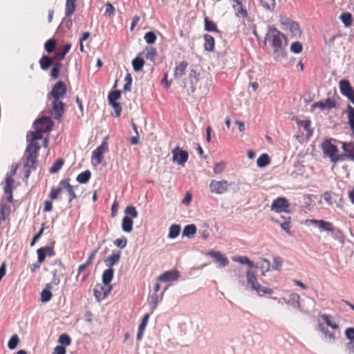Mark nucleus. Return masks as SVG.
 Listing matches in <instances>:
<instances>
[{
    "instance_id": "nucleus-27",
    "label": "nucleus",
    "mask_w": 354,
    "mask_h": 354,
    "mask_svg": "<svg viewBox=\"0 0 354 354\" xmlns=\"http://www.w3.org/2000/svg\"><path fill=\"white\" fill-rule=\"evenodd\" d=\"M232 259L234 262L247 265L250 269L254 267V263L248 257L234 256L232 258Z\"/></svg>"
},
{
    "instance_id": "nucleus-44",
    "label": "nucleus",
    "mask_w": 354,
    "mask_h": 354,
    "mask_svg": "<svg viewBox=\"0 0 354 354\" xmlns=\"http://www.w3.org/2000/svg\"><path fill=\"white\" fill-rule=\"evenodd\" d=\"M322 319L325 322L326 325L333 329H338L339 326L337 323L332 322V316L327 314L321 315Z\"/></svg>"
},
{
    "instance_id": "nucleus-35",
    "label": "nucleus",
    "mask_w": 354,
    "mask_h": 354,
    "mask_svg": "<svg viewBox=\"0 0 354 354\" xmlns=\"http://www.w3.org/2000/svg\"><path fill=\"white\" fill-rule=\"evenodd\" d=\"M43 133H44L38 129H35V131H30L27 134V140L31 142H35V141L42 138Z\"/></svg>"
},
{
    "instance_id": "nucleus-1",
    "label": "nucleus",
    "mask_w": 354,
    "mask_h": 354,
    "mask_svg": "<svg viewBox=\"0 0 354 354\" xmlns=\"http://www.w3.org/2000/svg\"><path fill=\"white\" fill-rule=\"evenodd\" d=\"M67 93L66 84L62 81L55 83L47 95L46 108L48 114L55 120L61 122L66 111L63 99Z\"/></svg>"
},
{
    "instance_id": "nucleus-61",
    "label": "nucleus",
    "mask_w": 354,
    "mask_h": 354,
    "mask_svg": "<svg viewBox=\"0 0 354 354\" xmlns=\"http://www.w3.org/2000/svg\"><path fill=\"white\" fill-rule=\"evenodd\" d=\"M144 38L147 43L153 44L156 40V35L153 32L151 31L145 33Z\"/></svg>"
},
{
    "instance_id": "nucleus-56",
    "label": "nucleus",
    "mask_w": 354,
    "mask_h": 354,
    "mask_svg": "<svg viewBox=\"0 0 354 354\" xmlns=\"http://www.w3.org/2000/svg\"><path fill=\"white\" fill-rule=\"evenodd\" d=\"M58 342L62 345L67 346L71 344V339L68 334L64 333L59 336Z\"/></svg>"
},
{
    "instance_id": "nucleus-48",
    "label": "nucleus",
    "mask_w": 354,
    "mask_h": 354,
    "mask_svg": "<svg viewBox=\"0 0 354 354\" xmlns=\"http://www.w3.org/2000/svg\"><path fill=\"white\" fill-rule=\"evenodd\" d=\"M340 19L345 26H351L353 22L352 15L350 12H344L341 15Z\"/></svg>"
},
{
    "instance_id": "nucleus-62",
    "label": "nucleus",
    "mask_w": 354,
    "mask_h": 354,
    "mask_svg": "<svg viewBox=\"0 0 354 354\" xmlns=\"http://www.w3.org/2000/svg\"><path fill=\"white\" fill-rule=\"evenodd\" d=\"M114 245L121 249L124 248L127 244V239L123 236L121 239H117L114 241Z\"/></svg>"
},
{
    "instance_id": "nucleus-10",
    "label": "nucleus",
    "mask_w": 354,
    "mask_h": 354,
    "mask_svg": "<svg viewBox=\"0 0 354 354\" xmlns=\"http://www.w3.org/2000/svg\"><path fill=\"white\" fill-rule=\"evenodd\" d=\"M229 183L227 180H212L209 184V189L212 193L221 194L228 190Z\"/></svg>"
},
{
    "instance_id": "nucleus-63",
    "label": "nucleus",
    "mask_w": 354,
    "mask_h": 354,
    "mask_svg": "<svg viewBox=\"0 0 354 354\" xmlns=\"http://www.w3.org/2000/svg\"><path fill=\"white\" fill-rule=\"evenodd\" d=\"M125 84L124 86V91H130L132 83V77L130 73H127L124 77Z\"/></svg>"
},
{
    "instance_id": "nucleus-32",
    "label": "nucleus",
    "mask_w": 354,
    "mask_h": 354,
    "mask_svg": "<svg viewBox=\"0 0 354 354\" xmlns=\"http://www.w3.org/2000/svg\"><path fill=\"white\" fill-rule=\"evenodd\" d=\"M114 274V269L113 268H109L105 270L102 274V282L104 284L111 285L110 283L113 279Z\"/></svg>"
},
{
    "instance_id": "nucleus-45",
    "label": "nucleus",
    "mask_w": 354,
    "mask_h": 354,
    "mask_svg": "<svg viewBox=\"0 0 354 354\" xmlns=\"http://www.w3.org/2000/svg\"><path fill=\"white\" fill-rule=\"evenodd\" d=\"M180 232V226L178 224H173L169 227L168 237L170 239L176 238Z\"/></svg>"
},
{
    "instance_id": "nucleus-18",
    "label": "nucleus",
    "mask_w": 354,
    "mask_h": 354,
    "mask_svg": "<svg viewBox=\"0 0 354 354\" xmlns=\"http://www.w3.org/2000/svg\"><path fill=\"white\" fill-rule=\"evenodd\" d=\"M179 277V272L176 270L165 272L158 277V281L162 282H169L177 280Z\"/></svg>"
},
{
    "instance_id": "nucleus-58",
    "label": "nucleus",
    "mask_w": 354,
    "mask_h": 354,
    "mask_svg": "<svg viewBox=\"0 0 354 354\" xmlns=\"http://www.w3.org/2000/svg\"><path fill=\"white\" fill-rule=\"evenodd\" d=\"M19 339L18 336L17 335H14L11 337V338L9 340L8 343V347L11 350H13L17 347V346L19 344Z\"/></svg>"
},
{
    "instance_id": "nucleus-57",
    "label": "nucleus",
    "mask_w": 354,
    "mask_h": 354,
    "mask_svg": "<svg viewBox=\"0 0 354 354\" xmlns=\"http://www.w3.org/2000/svg\"><path fill=\"white\" fill-rule=\"evenodd\" d=\"M263 8L268 10H272L275 7V0H260Z\"/></svg>"
},
{
    "instance_id": "nucleus-38",
    "label": "nucleus",
    "mask_w": 354,
    "mask_h": 354,
    "mask_svg": "<svg viewBox=\"0 0 354 354\" xmlns=\"http://www.w3.org/2000/svg\"><path fill=\"white\" fill-rule=\"evenodd\" d=\"M319 330H321L325 335L326 338L328 339L330 343L335 342L336 339V336L334 333L329 331L327 328H326L322 324H319L318 326Z\"/></svg>"
},
{
    "instance_id": "nucleus-64",
    "label": "nucleus",
    "mask_w": 354,
    "mask_h": 354,
    "mask_svg": "<svg viewBox=\"0 0 354 354\" xmlns=\"http://www.w3.org/2000/svg\"><path fill=\"white\" fill-rule=\"evenodd\" d=\"M62 187H53L51 189L50 194H49V197L50 198V199H52V200L57 199L58 198L59 194L62 192Z\"/></svg>"
},
{
    "instance_id": "nucleus-28",
    "label": "nucleus",
    "mask_w": 354,
    "mask_h": 354,
    "mask_svg": "<svg viewBox=\"0 0 354 354\" xmlns=\"http://www.w3.org/2000/svg\"><path fill=\"white\" fill-rule=\"evenodd\" d=\"M342 149L347 156L354 161V142H343Z\"/></svg>"
},
{
    "instance_id": "nucleus-50",
    "label": "nucleus",
    "mask_w": 354,
    "mask_h": 354,
    "mask_svg": "<svg viewBox=\"0 0 354 354\" xmlns=\"http://www.w3.org/2000/svg\"><path fill=\"white\" fill-rule=\"evenodd\" d=\"M253 290H256L259 296H263L266 294L271 295L272 290L268 287L261 286L260 284L257 286Z\"/></svg>"
},
{
    "instance_id": "nucleus-3",
    "label": "nucleus",
    "mask_w": 354,
    "mask_h": 354,
    "mask_svg": "<svg viewBox=\"0 0 354 354\" xmlns=\"http://www.w3.org/2000/svg\"><path fill=\"white\" fill-rule=\"evenodd\" d=\"M40 149V145L37 142H30L26 148V160L25 167L26 170V177H28L30 169L35 168L38 151Z\"/></svg>"
},
{
    "instance_id": "nucleus-29",
    "label": "nucleus",
    "mask_w": 354,
    "mask_h": 354,
    "mask_svg": "<svg viewBox=\"0 0 354 354\" xmlns=\"http://www.w3.org/2000/svg\"><path fill=\"white\" fill-rule=\"evenodd\" d=\"M200 74L195 70L192 69L190 71L189 74V79L191 84L192 91L194 92L196 89V86L199 80Z\"/></svg>"
},
{
    "instance_id": "nucleus-37",
    "label": "nucleus",
    "mask_w": 354,
    "mask_h": 354,
    "mask_svg": "<svg viewBox=\"0 0 354 354\" xmlns=\"http://www.w3.org/2000/svg\"><path fill=\"white\" fill-rule=\"evenodd\" d=\"M205 30L209 32H214L218 33L219 30L217 28L216 24L213 21L209 20L207 17L205 18Z\"/></svg>"
},
{
    "instance_id": "nucleus-23",
    "label": "nucleus",
    "mask_w": 354,
    "mask_h": 354,
    "mask_svg": "<svg viewBox=\"0 0 354 354\" xmlns=\"http://www.w3.org/2000/svg\"><path fill=\"white\" fill-rule=\"evenodd\" d=\"M204 48L208 52H213L214 50L215 40L214 38L208 34L204 35Z\"/></svg>"
},
{
    "instance_id": "nucleus-54",
    "label": "nucleus",
    "mask_w": 354,
    "mask_h": 354,
    "mask_svg": "<svg viewBox=\"0 0 354 354\" xmlns=\"http://www.w3.org/2000/svg\"><path fill=\"white\" fill-rule=\"evenodd\" d=\"M284 221L281 223V227L288 234H290V229L291 227V218L290 216L286 218L281 217Z\"/></svg>"
},
{
    "instance_id": "nucleus-15",
    "label": "nucleus",
    "mask_w": 354,
    "mask_h": 354,
    "mask_svg": "<svg viewBox=\"0 0 354 354\" xmlns=\"http://www.w3.org/2000/svg\"><path fill=\"white\" fill-rule=\"evenodd\" d=\"M232 1V8L234 10L236 17L247 18L248 11L239 0H231Z\"/></svg>"
},
{
    "instance_id": "nucleus-52",
    "label": "nucleus",
    "mask_w": 354,
    "mask_h": 354,
    "mask_svg": "<svg viewBox=\"0 0 354 354\" xmlns=\"http://www.w3.org/2000/svg\"><path fill=\"white\" fill-rule=\"evenodd\" d=\"M124 213L126 216H129L132 220L133 218H137L138 216V213L136 207L133 205L127 206L124 210Z\"/></svg>"
},
{
    "instance_id": "nucleus-40",
    "label": "nucleus",
    "mask_w": 354,
    "mask_h": 354,
    "mask_svg": "<svg viewBox=\"0 0 354 354\" xmlns=\"http://www.w3.org/2000/svg\"><path fill=\"white\" fill-rule=\"evenodd\" d=\"M257 268H259L262 271L263 274L267 272L270 269V262L269 260L261 258L260 261L257 263Z\"/></svg>"
},
{
    "instance_id": "nucleus-30",
    "label": "nucleus",
    "mask_w": 354,
    "mask_h": 354,
    "mask_svg": "<svg viewBox=\"0 0 354 354\" xmlns=\"http://www.w3.org/2000/svg\"><path fill=\"white\" fill-rule=\"evenodd\" d=\"M133 221L129 216H125L122 218V229L125 232H131L133 230Z\"/></svg>"
},
{
    "instance_id": "nucleus-55",
    "label": "nucleus",
    "mask_w": 354,
    "mask_h": 354,
    "mask_svg": "<svg viewBox=\"0 0 354 354\" xmlns=\"http://www.w3.org/2000/svg\"><path fill=\"white\" fill-rule=\"evenodd\" d=\"M121 96V92L120 91H111L109 93L108 95V100L109 104L117 102L116 100H118Z\"/></svg>"
},
{
    "instance_id": "nucleus-34",
    "label": "nucleus",
    "mask_w": 354,
    "mask_h": 354,
    "mask_svg": "<svg viewBox=\"0 0 354 354\" xmlns=\"http://www.w3.org/2000/svg\"><path fill=\"white\" fill-rule=\"evenodd\" d=\"M53 59L47 55H43L39 59V65L42 70L46 71L53 64Z\"/></svg>"
},
{
    "instance_id": "nucleus-31",
    "label": "nucleus",
    "mask_w": 354,
    "mask_h": 354,
    "mask_svg": "<svg viewBox=\"0 0 354 354\" xmlns=\"http://www.w3.org/2000/svg\"><path fill=\"white\" fill-rule=\"evenodd\" d=\"M196 227L194 224H189L186 225L183 230V236L187 238H192L196 233Z\"/></svg>"
},
{
    "instance_id": "nucleus-20",
    "label": "nucleus",
    "mask_w": 354,
    "mask_h": 354,
    "mask_svg": "<svg viewBox=\"0 0 354 354\" xmlns=\"http://www.w3.org/2000/svg\"><path fill=\"white\" fill-rule=\"evenodd\" d=\"M14 179L10 176L6 178V185L4 187V192L7 195V200L8 202L13 201L12 190L14 188Z\"/></svg>"
},
{
    "instance_id": "nucleus-14",
    "label": "nucleus",
    "mask_w": 354,
    "mask_h": 354,
    "mask_svg": "<svg viewBox=\"0 0 354 354\" xmlns=\"http://www.w3.org/2000/svg\"><path fill=\"white\" fill-rule=\"evenodd\" d=\"M297 124L298 126V128L299 130H303L302 133L305 132V136L307 138H309L312 136L313 130L310 127L311 126V121L310 120H296Z\"/></svg>"
},
{
    "instance_id": "nucleus-5",
    "label": "nucleus",
    "mask_w": 354,
    "mask_h": 354,
    "mask_svg": "<svg viewBox=\"0 0 354 354\" xmlns=\"http://www.w3.org/2000/svg\"><path fill=\"white\" fill-rule=\"evenodd\" d=\"M109 151L108 137H106L101 145L97 147L92 153L91 162L94 166L102 163L104 155Z\"/></svg>"
},
{
    "instance_id": "nucleus-4",
    "label": "nucleus",
    "mask_w": 354,
    "mask_h": 354,
    "mask_svg": "<svg viewBox=\"0 0 354 354\" xmlns=\"http://www.w3.org/2000/svg\"><path fill=\"white\" fill-rule=\"evenodd\" d=\"M332 141L333 140H326L322 142V149L324 154L329 157L333 162L343 160L342 156L338 154L337 147Z\"/></svg>"
},
{
    "instance_id": "nucleus-19",
    "label": "nucleus",
    "mask_w": 354,
    "mask_h": 354,
    "mask_svg": "<svg viewBox=\"0 0 354 354\" xmlns=\"http://www.w3.org/2000/svg\"><path fill=\"white\" fill-rule=\"evenodd\" d=\"M339 85L341 93L348 98L354 93V89L348 80H342L339 81Z\"/></svg>"
},
{
    "instance_id": "nucleus-42",
    "label": "nucleus",
    "mask_w": 354,
    "mask_h": 354,
    "mask_svg": "<svg viewBox=\"0 0 354 354\" xmlns=\"http://www.w3.org/2000/svg\"><path fill=\"white\" fill-rule=\"evenodd\" d=\"M1 219L5 221L10 214V206L7 204H0Z\"/></svg>"
},
{
    "instance_id": "nucleus-17",
    "label": "nucleus",
    "mask_w": 354,
    "mask_h": 354,
    "mask_svg": "<svg viewBox=\"0 0 354 354\" xmlns=\"http://www.w3.org/2000/svg\"><path fill=\"white\" fill-rule=\"evenodd\" d=\"M38 259L37 261L42 263L46 257V256H53L55 254V251L53 247L46 246L39 248L37 250Z\"/></svg>"
},
{
    "instance_id": "nucleus-53",
    "label": "nucleus",
    "mask_w": 354,
    "mask_h": 354,
    "mask_svg": "<svg viewBox=\"0 0 354 354\" xmlns=\"http://www.w3.org/2000/svg\"><path fill=\"white\" fill-rule=\"evenodd\" d=\"M319 228L324 231L330 232H333L335 230V227L332 223L328 222V221H325L324 220H322V222L320 223Z\"/></svg>"
},
{
    "instance_id": "nucleus-33",
    "label": "nucleus",
    "mask_w": 354,
    "mask_h": 354,
    "mask_svg": "<svg viewBox=\"0 0 354 354\" xmlns=\"http://www.w3.org/2000/svg\"><path fill=\"white\" fill-rule=\"evenodd\" d=\"M348 124L354 135V108L348 105L346 109Z\"/></svg>"
},
{
    "instance_id": "nucleus-7",
    "label": "nucleus",
    "mask_w": 354,
    "mask_h": 354,
    "mask_svg": "<svg viewBox=\"0 0 354 354\" xmlns=\"http://www.w3.org/2000/svg\"><path fill=\"white\" fill-rule=\"evenodd\" d=\"M53 120L47 116H43L36 120L33 124L34 129H38L44 133L49 132L52 130L53 127Z\"/></svg>"
},
{
    "instance_id": "nucleus-51",
    "label": "nucleus",
    "mask_w": 354,
    "mask_h": 354,
    "mask_svg": "<svg viewBox=\"0 0 354 354\" xmlns=\"http://www.w3.org/2000/svg\"><path fill=\"white\" fill-rule=\"evenodd\" d=\"M64 160L62 158L57 159L53 166L50 168L49 171L51 174L57 173L64 165Z\"/></svg>"
},
{
    "instance_id": "nucleus-41",
    "label": "nucleus",
    "mask_w": 354,
    "mask_h": 354,
    "mask_svg": "<svg viewBox=\"0 0 354 354\" xmlns=\"http://www.w3.org/2000/svg\"><path fill=\"white\" fill-rule=\"evenodd\" d=\"M142 54H145V57L147 59H149L153 61L157 55L156 49L153 47L146 48L145 50L142 52ZM142 53H140L139 55H141Z\"/></svg>"
},
{
    "instance_id": "nucleus-21",
    "label": "nucleus",
    "mask_w": 354,
    "mask_h": 354,
    "mask_svg": "<svg viewBox=\"0 0 354 354\" xmlns=\"http://www.w3.org/2000/svg\"><path fill=\"white\" fill-rule=\"evenodd\" d=\"M59 185L62 188L65 189L69 195L68 202H71L73 200L77 198V195L74 191V187L69 183V179L62 180Z\"/></svg>"
},
{
    "instance_id": "nucleus-6",
    "label": "nucleus",
    "mask_w": 354,
    "mask_h": 354,
    "mask_svg": "<svg viewBox=\"0 0 354 354\" xmlns=\"http://www.w3.org/2000/svg\"><path fill=\"white\" fill-rule=\"evenodd\" d=\"M280 24L282 26V28L285 31H289L293 37L299 36L301 33L299 25L296 21H292L286 17H281L280 19Z\"/></svg>"
},
{
    "instance_id": "nucleus-12",
    "label": "nucleus",
    "mask_w": 354,
    "mask_h": 354,
    "mask_svg": "<svg viewBox=\"0 0 354 354\" xmlns=\"http://www.w3.org/2000/svg\"><path fill=\"white\" fill-rule=\"evenodd\" d=\"M173 161L177 162L178 165L184 166L188 160V153L187 151L180 150L176 147L172 151Z\"/></svg>"
},
{
    "instance_id": "nucleus-24",
    "label": "nucleus",
    "mask_w": 354,
    "mask_h": 354,
    "mask_svg": "<svg viewBox=\"0 0 354 354\" xmlns=\"http://www.w3.org/2000/svg\"><path fill=\"white\" fill-rule=\"evenodd\" d=\"M120 257L121 252L120 251H113V253L104 261L106 266L109 268H112L120 261Z\"/></svg>"
},
{
    "instance_id": "nucleus-26",
    "label": "nucleus",
    "mask_w": 354,
    "mask_h": 354,
    "mask_svg": "<svg viewBox=\"0 0 354 354\" xmlns=\"http://www.w3.org/2000/svg\"><path fill=\"white\" fill-rule=\"evenodd\" d=\"M77 0H66L65 5V16L71 17L75 12L76 8Z\"/></svg>"
},
{
    "instance_id": "nucleus-2",
    "label": "nucleus",
    "mask_w": 354,
    "mask_h": 354,
    "mask_svg": "<svg viewBox=\"0 0 354 354\" xmlns=\"http://www.w3.org/2000/svg\"><path fill=\"white\" fill-rule=\"evenodd\" d=\"M283 39L286 41V36L274 27L270 28L266 36V40L273 48L274 53L282 51Z\"/></svg>"
},
{
    "instance_id": "nucleus-25",
    "label": "nucleus",
    "mask_w": 354,
    "mask_h": 354,
    "mask_svg": "<svg viewBox=\"0 0 354 354\" xmlns=\"http://www.w3.org/2000/svg\"><path fill=\"white\" fill-rule=\"evenodd\" d=\"M71 48L70 44L64 45L62 48H58L55 54V59L57 61H61L64 59L65 55L68 53Z\"/></svg>"
},
{
    "instance_id": "nucleus-59",
    "label": "nucleus",
    "mask_w": 354,
    "mask_h": 354,
    "mask_svg": "<svg viewBox=\"0 0 354 354\" xmlns=\"http://www.w3.org/2000/svg\"><path fill=\"white\" fill-rule=\"evenodd\" d=\"M283 264V259L281 257L277 256L273 259L272 269L280 270Z\"/></svg>"
},
{
    "instance_id": "nucleus-60",
    "label": "nucleus",
    "mask_w": 354,
    "mask_h": 354,
    "mask_svg": "<svg viewBox=\"0 0 354 354\" xmlns=\"http://www.w3.org/2000/svg\"><path fill=\"white\" fill-rule=\"evenodd\" d=\"M303 46L299 41H295L290 46V50L294 53H299L302 51Z\"/></svg>"
},
{
    "instance_id": "nucleus-11",
    "label": "nucleus",
    "mask_w": 354,
    "mask_h": 354,
    "mask_svg": "<svg viewBox=\"0 0 354 354\" xmlns=\"http://www.w3.org/2000/svg\"><path fill=\"white\" fill-rule=\"evenodd\" d=\"M112 288V285L97 284L93 290L94 295L97 301H100L108 296Z\"/></svg>"
},
{
    "instance_id": "nucleus-36",
    "label": "nucleus",
    "mask_w": 354,
    "mask_h": 354,
    "mask_svg": "<svg viewBox=\"0 0 354 354\" xmlns=\"http://www.w3.org/2000/svg\"><path fill=\"white\" fill-rule=\"evenodd\" d=\"M246 279L248 284H250L252 289H254L259 283H258L257 278L254 273L251 270H248L246 272Z\"/></svg>"
},
{
    "instance_id": "nucleus-49",
    "label": "nucleus",
    "mask_w": 354,
    "mask_h": 354,
    "mask_svg": "<svg viewBox=\"0 0 354 354\" xmlns=\"http://www.w3.org/2000/svg\"><path fill=\"white\" fill-rule=\"evenodd\" d=\"M61 68L62 64L60 62L55 63L53 65V68L50 71V76L53 79L56 80L58 78Z\"/></svg>"
},
{
    "instance_id": "nucleus-13",
    "label": "nucleus",
    "mask_w": 354,
    "mask_h": 354,
    "mask_svg": "<svg viewBox=\"0 0 354 354\" xmlns=\"http://www.w3.org/2000/svg\"><path fill=\"white\" fill-rule=\"evenodd\" d=\"M335 106L336 102L330 98H327L324 101H319L317 102L314 103L313 104H312L311 109L312 110H315V109L319 108L322 111H324L330 110L333 108H335Z\"/></svg>"
},
{
    "instance_id": "nucleus-9",
    "label": "nucleus",
    "mask_w": 354,
    "mask_h": 354,
    "mask_svg": "<svg viewBox=\"0 0 354 354\" xmlns=\"http://www.w3.org/2000/svg\"><path fill=\"white\" fill-rule=\"evenodd\" d=\"M290 204L284 197H278L273 201L271 205V209L277 213L289 212Z\"/></svg>"
},
{
    "instance_id": "nucleus-16",
    "label": "nucleus",
    "mask_w": 354,
    "mask_h": 354,
    "mask_svg": "<svg viewBox=\"0 0 354 354\" xmlns=\"http://www.w3.org/2000/svg\"><path fill=\"white\" fill-rule=\"evenodd\" d=\"M207 254L214 258L215 261L218 263L219 268H223L228 265L229 260L223 254L218 251H209Z\"/></svg>"
},
{
    "instance_id": "nucleus-47",
    "label": "nucleus",
    "mask_w": 354,
    "mask_h": 354,
    "mask_svg": "<svg viewBox=\"0 0 354 354\" xmlns=\"http://www.w3.org/2000/svg\"><path fill=\"white\" fill-rule=\"evenodd\" d=\"M57 42L55 39H48L44 44V48L48 53L55 51L56 48Z\"/></svg>"
},
{
    "instance_id": "nucleus-8",
    "label": "nucleus",
    "mask_w": 354,
    "mask_h": 354,
    "mask_svg": "<svg viewBox=\"0 0 354 354\" xmlns=\"http://www.w3.org/2000/svg\"><path fill=\"white\" fill-rule=\"evenodd\" d=\"M52 272L53 275L52 283H47L46 288L44 289L41 292V301L42 302H47L51 299L53 295L50 290L53 288L52 283L57 285L60 281L59 277H57V270L53 271Z\"/></svg>"
},
{
    "instance_id": "nucleus-46",
    "label": "nucleus",
    "mask_w": 354,
    "mask_h": 354,
    "mask_svg": "<svg viewBox=\"0 0 354 354\" xmlns=\"http://www.w3.org/2000/svg\"><path fill=\"white\" fill-rule=\"evenodd\" d=\"M145 64V61L142 58L136 57L132 61L133 68L135 71H140L142 69Z\"/></svg>"
},
{
    "instance_id": "nucleus-39",
    "label": "nucleus",
    "mask_w": 354,
    "mask_h": 354,
    "mask_svg": "<svg viewBox=\"0 0 354 354\" xmlns=\"http://www.w3.org/2000/svg\"><path fill=\"white\" fill-rule=\"evenodd\" d=\"M270 163V158L266 153L261 154L257 160V164L259 167H264Z\"/></svg>"
},
{
    "instance_id": "nucleus-22",
    "label": "nucleus",
    "mask_w": 354,
    "mask_h": 354,
    "mask_svg": "<svg viewBox=\"0 0 354 354\" xmlns=\"http://www.w3.org/2000/svg\"><path fill=\"white\" fill-rule=\"evenodd\" d=\"M187 66L188 62L187 61H182L176 65L174 69V77L176 79L182 77L185 75Z\"/></svg>"
},
{
    "instance_id": "nucleus-43",
    "label": "nucleus",
    "mask_w": 354,
    "mask_h": 354,
    "mask_svg": "<svg viewBox=\"0 0 354 354\" xmlns=\"http://www.w3.org/2000/svg\"><path fill=\"white\" fill-rule=\"evenodd\" d=\"M91 173L89 170H86L77 175L76 180L80 183H86L91 178Z\"/></svg>"
}]
</instances>
